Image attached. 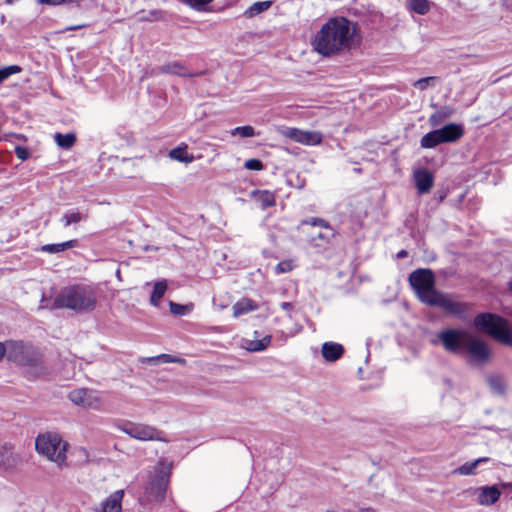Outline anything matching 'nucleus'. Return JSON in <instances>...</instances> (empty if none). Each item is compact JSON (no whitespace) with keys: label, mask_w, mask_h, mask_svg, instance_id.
Returning a JSON list of instances; mask_svg holds the SVG:
<instances>
[{"label":"nucleus","mask_w":512,"mask_h":512,"mask_svg":"<svg viewBox=\"0 0 512 512\" xmlns=\"http://www.w3.org/2000/svg\"><path fill=\"white\" fill-rule=\"evenodd\" d=\"M409 283L418 299L429 306L439 307L445 312L461 317L467 305L455 301L450 295L435 289V275L430 269H417L409 275Z\"/></svg>","instance_id":"nucleus-1"},{"label":"nucleus","mask_w":512,"mask_h":512,"mask_svg":"<svg viewBox=\"0 0 512 512\" xmlns=\"http://www.w3.org/2000/svg\"><path fill=\"white\" fill-rule=\"evenodd\" d=\"M353 34L351 23L346 18H331L316 33L312 46L322 56L337 55L352 47Z\"/></svg>","instance_id":"nucleus-2"},{"label":"nucleus","mask_w":512,"mask_h":512,"mask_svg":"<svg viewBox=\"0 0 512 512\" xmlns=\"http://www.w3.org/2000/svg\"><path fill=\"white\" fill-rule=\"evenodd\" d=\"M97 295L90 285H73L63 289L55 298V308H67L75 312H87L96 307Z\"/></svg>","instance_id":"nucleus-3"},{"label":"nucleus","mask_w":512,"mask_h":512,"mask_svg":"<svg viewBox=\"0 0 512 512\" xmlns=\"http://www.w3.org/2000/svg\"><path fill=\"white\" fill-rule=\"evenodd\" d=\"M171 468V463L164 460L158 462L148 475L142 496L143 500L147 502H161L164 500Z\"/></svg>","instance_id":"nucleus-4"},{"label":"nucleus","mask_w":512,"mask_h":512,"mask_svg":"<svg viewBox=\"0 0 512 512\" xmlns=\"http://www.w3.org/2000/svg\"><path fill=\"white\" fill-rule=\"evenodd\" d=\"M474 325L499 342L512 347V332L508 327V322L502 317L491 313H481L475 317Z\"/></svg>","instance_id":"nucleus-5"},{"label":"nucleus","mask_w":512,"mask_h":512,"mask_svg":"<svg viewBox=\"0 0 512 512\" xmlns=\"http://www.w3.org/2000/svg\"><path fill=\"white\" fill-rule=\"evenodd\" d=\"M35 447L39 454L61 466L66 461L67 444L55 432L38 435Z\"/></svg>","instance_id":"nucleus-6"},{"label":"nucleus","mask_w":512,"mask_h":512,"mask_svg":"<svg viewBox=\"0 0 512 512\" xmlns=\"http://www.w3.org/2000/svg\"><path fill=\"white\" fill-rule=\"evenodd\" d=\"M7 358L20 365L37 366L42 361V354L30 344L11 341L7 344Z\"/></svg>","instance_id":"nucleus-7"},{"label":"nucleus","mask_w":512,"mask_h":512,"mask_svg":"<svg viewBox=\"0 0 512 512\" xmlns=\"http://www.w3.org/2000/svg\"><path fill=\"white\" fill-rule=\"evenodd\" d=\"M118 428L129 435L130 437L141 440V441H168L164 433L157 430L156 428L140 423L125 422L122 425H118Z\"/></svg>","instance_id":"nucleus-8"},{"label":"nucleus","mask_w":512,"mask_h":512,"mask_svg":"<svg viewBox=\"0 0 512 512\" xmlns=\"http://www.w3.org/2000/svg\"><path fill=\"white\" fill-rule=\"evenodd\" d=\"M468 334L467 330L445 329L437 334V340H433L432 343L440 342L446 351L457 353L463 348Z\"/></svg>","instance_id":"nucleus-9"},{"label":"nucleus","mask_w":512,"mask_h":512,"mask_svg":"<svg viewBox=\"0 0 512 512\" xmlns=\"http://www.w3.org/2000/svg\"><path fill=\"white\" fill-rule=\"evenodd\" d=\"M462 349L469 354L471 363L483 364L490 358V349L486 342L470 332Z\"/></svg>","instance_id":"nucleus-10"},{"label":"nucleus","mask_w":512,"mask_h":512,"mask_svg":"<svg viewBox=\"0 0 512 512\" xmlns=\"http://www.w3.org/2000/svg\"><path fill=\"white\" fill-rule=\"evenodd\" d=\"M281 134L297 143L314 146L322 142V134L318 131H306L298 128L285 127L281 130Z\"/></svg>","instance_id":"nucleus-11"},{"label":"nucleus","mask_w":512,"mask_h":512,"mask_svg":"<svg viewBox=\"0 0 512 512\" xmlns=\"http://www.w3.org/2000/svg\"><path fill=\"white\" fill-rule=\"evenodd\" d=\"M69 399L76 405L98 409L101 405V400L96 391L86 388L75 389L69 393Z\"/></svg>","instance_id":"nucleus-12"},{"label":"nucleus","mask_w":512,"mask_h":512,"mask_svg":"<svg viewBox=\"0 0 512 512\" xmlns=\"http://www.w3.org/2000/svg\"><path fill=\"white\" fill-rule=\"evenodd\" d=\"M22 460L21 457L14 452L13 446L8 443L0 444V468L5 471L16 469Z\"/></svg>","instance_id":"nucleus-13"},{"label":"nucleus","mask_w":512,"mask_h":512,"mask_svg":"<svg viewBox=\"0 0 512 512\" xmlns=\"http://www.w3.org/2000/svg\"><path fill=\"white\" fill-rule=\"evenodd\" d=\"M472 494L477 496L476 501L479 505L491 506L499 500L501 491L496 485H492L474 488Z\"/></svg>","instance_id":"nucleus-14"},{"label":"nucleus","mask_w":512,"mask_h":512,"mask_svg":"<svg viewBox=\"0 0 512 512\" xmlns=\"http://www.w3.org/2000/svg\"><path fill=\"white\" fill-rule=\"evenodd\" d=\"M414 183L419 194H427L430 192L434 184L432 173L425 169H418L413 174Z\"/></svg>","instance_id":"nucleus-15"},{"label":"nucleus","mask_w":512,"mask_h":512,"mask_svg":"<svg viewBox=\"0 0 512 512\" xmlns=\"http://www.w3.org/2000/svg\"><path fill=\"white\" fill-rule=\"evenodd\" d=\"M123 497L124 490H117L113 492L100 504L99 508H96V512H120L122 509Z\"/></svg>","instance_id":"nucleus-16"},{"label":"nucleus","mask_w":512,"mask_h":512,"mask_svg":"<svg viewBox=\"0 0 512 512\" xmlns=\"http://www.w3.org/2000/svg\"><path fill=\"white\" fill-rule=\"evenodd\" d=\"M444 143L455 142L464 134V129L460 124L449 123L438 129Z\"/></svg>","instance_id":"nucleus-17"},{"label":"nucleus","mask_w":512,"mask_h":512,"mask_svg":"<svg viewBox=\"0 0 512 512\" xmlns=\"http://www.w3.org/2000/svg\"><path fill=\"white\" fill-rule=\"evenodd\" d=\"M344 348L336 342H325L322 344L321 354L328 362H335L342 357Z\"/></svg>","instance_id":"nucleus-18"},{"label":"nucleus","mask_w":512,"mask_h":512,"mask_svg":"<svg viewBox=\"0 0 512 512\" xmlns=\"http://www.w3.org/2000/svg\"><path fill=\"white\" fill-rule=\"evenodd\" d=\"M259 308L258 304L250 298H242L233 305V316L235 318L255 311Z\"/></svg>","instance_id":"nucleus-19"},{"label":"nucleus","mask_w":512,"mask_h":512,"mask_svg":"<svg viewBox=\"0 0 512 512\" xmlns=\"http://www.w3.org/2000/svg\"><path fill=\"white\" fill-rule=\"evenodd\" d=\"M489 457H480L472 462H466L452 471L454 475L470 476L476 474V469L481 463L489 462Z\"/></svg>","instance_id":"nucleus-20"},{"label":"nucleus","mask_w":512,"mask_h":512,"mask_svg":"<svg viewBox=\"0 0 512 512\" xmlns=\"http://www.w3.org/2000/svg\"><path fill=\"white\" fill-rule=\"evenodd\" d=\"M88 213L86 211H80L78 209H71L66 211L61 217V222L64 227H68L73 224H78L82 221H86Z\"/></svg>","instance_id":"nucleus-21"},{"label":"nucleus","mask_w":512,"mask_h":512,"mask_svg":"<svg viewBox=\"0 0 512 512\" xmlns=\"http://www.w3.org/2000/svg\"><path fill=\"white\" fill-rule=\"evenodd\" d=\"M272 337L266 335L261 339H245L243 347L250 352L264 351L271 343Z\"/></svg>","instance_id":"nucleus-22"},{"label":"nucleus","mask_w":512,"mask_h":512,"mask_svg":"<svg viewBox=\"0 0 512 512\" xmlns=\"http://www.w3.org/2000/svg\"><path fill=\"white\" fill-rule=\"evenodd\" d=\"M77 244V240H68L62 243L57 244H45L42 245L38 251L49 253V254H58L62 251L75 247Z\"/></svg>","instance_id":"nucleus-23"},{"label":"nucleus","mask_w":512,"mask_h":512,"mask_svg":"<svg viewBox=\"0 0 512 512\" xmlns=\"http://www.w3.org/2000/svg\"><path fill=\"white\" fill-rule=\"evenodd\" d=\"M168 284L166 280H160L154 283L153 291L150 296V303L158 307L164 294L166 293Z\"/></svg>","instance_id":"nucleus-24"},{"label":"nucleus","mask_w":512,"mask_h":512,"mask_svg":"<svg viewBox=\"0 0 512 512\" xmlns=\"http://www.w3.org/2000/svg\"><path fill=\"white\" fill-rule=\"evenodd\" d=\"M441 143H444V142L441 138V135H440L438 129L428 132L420 140L421 147L428 148V149L434 148Z\"/></svg>","instance_id":"nucleus-25"},{"label":"nucleus","mask_w":512,"mask_h":512,"mask_svg":"<svg viewBox=\"0 0 512 512\" xmlns=\"http://www.w3.org/2000/svg\"><path fill=\"white\" fill-rule=\"evenodd\" d=\"M187 149V144H181L169 152V157L178 162L188 163L192 161V157L188 155Z\"/></svg>","instance_id":"nucleus-26"},{"label":"nucleus","mask_w":512,"mask_h":512,"mask_svg":"<svg viewBox=\"0 0 512 512\" xmlns=\"http://www.w3.org/2000/svg\"><path fill=\"white\" fill-rule=\"evenodd\" d=\"M407 8L419 15H425L430 11L431 5L428 0H408Z\"/></svg>","instance_id":"nucleus-27"},{"label":"nucleus","mask_w":512,"mask_h":512,"mask_svg":"<svg viewBox=\"0 0 512 512\" xmlns=\"http://www.w3.org/2000/svg\"><path fill=\"white\" fill-rule=\"evenodd\" d=\"M453 109L445 106L442 107L437 112L433 113L429 117V123L431 126H438L440 123H442L445 119L449 118L453 114Z\"/></svg>","instance_id":"nucleus-28"},{"label":"nucleus","mask_w":512,"mask_h":512,"mask_svg":"<svg viewBox=\"0 0 512 512\" xmlns=\"http://www.w3.org/2000/svg\"><path fill=\"white\" fill-rule=\"evenodd\" d=\"M54 140L59 147L70 149L76 142V135L74 133H55Z\"/></svg>","instance_id":"nucleus-29"},{"label":"nucleus","mask_w":512,"mask_h":512,"mask_svg":"<svg viewBox=\"0 0 512 512\" xmlns=\"http://www.w3.org/2000/svg\"><path fill=\"white\" fill-rule=\"evenodd\" d=\"M272 6V1H261L252 4L244 13L246 17H254L266 10H268Z\"/></svg>","instance_id":"nucleus-30"},{"label":"nucleus","mask_w":512,"mask_h":512,"mask_svg":"<svg viewBox=\"0 0 512 512\" xmlns=\"http://www.w3.org/2000/svg\"><path fill=\"white\" fill-rule=\"evenodd\" d=\"M161 71L163 73H171L175 75L185 76L188 73V70L182 67L178 63H170L161 67Z\"/></svg>","instance_id":"nucleus-31"},{"label":"nucleus","mask_w":512,"mask_h":512,"mask_svg":"<svg viewBox=\"0 0 512 512\" xmlns=\"http://www.w3.org/2000/svg\"><path fill=\"white\" fill-rule=\"evenodd\" d=\"M232 136H240L242 138L254 137L256 135L252 126H238L231 131Z\"/></svg>","instance_id":"nucleus-32"},{"label":"nucleus","mask_w":512,"mask_h":512,"mask_svg":"<svg viewBox=\"0 0 512 512\" xmlns=\"http://www.w3.org/2000/svg\"><path fill=\"white\" fill-rule=\"evenodd\" d=\"M258 200L261 203L263 209L275 205V197L269 191H263L259 193Z\"/></svg>","instance_id":"nucleus-33"},{"label":"nucleus","mask_w":512,"mask_h":512,"mask_svg":"<svg viewBox=\"0 0 512 512\" xmlns=\"http://www.w3.org/2000/svg\"><path fill=\"white\" fill-rule=\"evenodd\" d=\"M21 70V67L18 65H10L7 67L0 68V83L5 81L11 75L21 72Z\"/></svg>","instance_id":"nucleus-34"},{"label":"nucleus","mask_w":512,"mask_h":512,"mask_svg":"<svg viewBox=\"0 0 512 512\" xmlns=\"http://www.w3.org/2000/svg\"><path fill=\"white\" fill-rule=\"evenodd\" d=\"M488 383L491 389L497 393H503L505 390L504 381L499 376H490L488 378Z\"/></svg>","instance_id":"nucleus-35"},{"label":"nucleus","mask_w":512,"mask_h":512,"mask_svg":"<svg viewBox=\"0 0 512 512\" xmlns=\"http://www.w3.org/2000/svg\"><path fill=\"white\" fill-rule=\"evenodd\" d=\"M213 1L214 0H194V11L213 12L214 10L209 6Z\"/></svg>","instance_id":"nucleus-36"},{"label":"nucleus","mask_w":512,"mask_h":512,"mask_svg":"<svg viewBox=\"0 0 512 512\" xmlns=\"http://www.w3.org/2000/svg\"><path fill=\"white\" fill-rule=\"evenodd\" d=\"M326 231L323 233H318L315 236L311 237V240L313 242H316L317 240H321L323 242L328 243L333 237H334V230L329 227V229H325Z\"/></svg>","instance_id":"nucleus-37"},{"label":"nucleus","mask_w":512,"mask_h":512,"mask_svg":"<svg viewBox=\"0 0 512 512\" xmlns=\"http://www.w3.org/2000/svg\"><path fill=\"white\" fill-rule=\"evenodd\" d=\"M294 268L293 261L285 260L281 261L275 266V272L277 274L290 272Z\"/></svg>","instance_id":"nucleus-38"},{"label":"nucleus","mask_w":512,"mask_h":512,"mask_svg":"<svg viewBox=\"0 0 512 512\" xmlns=\"http://www.w3.org/2000/svg\"><path fill=\"white\" fill-rule=\"evenodd\" d=\"M303 224H307V225H311V226H318V227H321V228H324V229H329L330 224L322 219V218H317V217H312V218H309L305 221H303Z\"/></svg>","instance_id":"nucleus-39"},{"label":"nucleus","mask_w":512,"mask_h":512,"mask_svg":"<svg viewBox=\"0 0 512 512\" xmlns=\"http://www.w3.org/2000/svg\"><path fill=\"white\" fill-rule=\"evenodd\" d=\"M435 80V77H424L415 81L414 87L420 90H425L429 85H432L435 82Z\"/></svg>","instance_id":"nucleus-40"},{"label":"nucleus","mask_w":512,"mask_h":512,"mask_svg":"<svg viewBox=\"0 0 512 512\" xmlns=\"http://www.w3.org/2000/svg\"><path fill=\"white\" fill-rule=\"evenodd\" d=\"M245 168L253 171H260L263 169V163L259 159L252 158L245 162Z\"/></svg>","instance_id":"nucleus-41"},{"label":"nucleus","mask_w":512,"mask_h":512,"mask_svg":"<svg viewBox=\"0 0 512 512\" xmlns=\"http://www.w3.org/2000/svg\"><path fill=\"white\" fill-rule=\"evenodd\" d=\"M188 310V306L170 302V311L174 315H184Z\"/></svg>","instance_id":"nucleus-42"},{"label":"nucleus","mask_w":512,"mask_h":512,"mask_svg":"<svg viewBox=\"0 0 512 512\" xmlns=\"http://www.w3.org/2000/svg\"><path fill=\"white\" fill-rule=\"evenodd\" d=\"M15 155L18 159L24 161L30 157V152L26 147L16 146L15 147Z\"/></svg>","instance_id":"nucleus-43"},{"label":"nucleus","mask_w":512,"mask_h":512,"mask_svg":"<svg viewBox=\"0 0 512 512\" xmlns=\"http://www.w3.org/2000/svg\"><path fill=\"white\" fill-rule=\"evenodd\" d=\"M81 1L82 0H38V2L41 4L54 5V6L62 5V4H66V3H79Z\"/></svg>","instance_id":"nucleus-44"},{"label":"nucleus","mask_w":512,"mask_h":512,"mask_svg":"<svg viewBox=\"0 0 512 512\" xmlns=\"http://www.w3.org/2000/svg\"><path fill=\"white\" fill-rule=\"evenodd\" d=\"M141 363L143 364H149V365H159V357L153 356V357H143L141 358Z\"/></svg>","instance_id":"nucleus-45"},{"label":"nucleus","mask_w":512,"mask_h":512,"mask_svg":"<svg viewBox=\"0 0 512 512\" xmlns=\"http://www.w3.org/2000/svg\"><path fill=\"white\" fill-rule=\"evenodd\" d=\"M500 5L503 10L512 13V0H501Z\"/></svg>","instance_id":"nucleus-46"},{"label":"nucleus","mask_w":512,"mask_h":512,"mask_svg":"<svg viewBox=\"0 0 512 512\" xmlns=\"http://www.w3.org/2000/svg\"><path fill=\"white\" fill-rule=\"evenodd\" d=\"M159 357V363H172V355L170 354H160Z\"/></svg>","instance_id":"nucleus-47"},{"label":"nucleus","mask_w":512,"mask_h":512,"mask_svg":"<svg viewBox=\"0 0 512 512\" xmlns=\"http://www.w3.org/2000/svg\"><path fill=\"white\" fill-rule=\"evenodd\" d=\"M172 363H178L181 365H185L187 363V361L184 358L172 356Z\"/></svg>","instance_id":"nucleus-48"},{"label":"nucleus","mask_w":512,"mask_h":512,"mask_svg":"<svg viewBox=\"0 0 512 512\" xmlns=\"http://www.w3.org/2000/svg\"><path fill=\"white\" fill-rule=\"evenodd\" d=\"M280 307L283 309V310H286V311H291L293 309V305L292 303L290 302H282L280 304Z\"/></svg>","instance_id":"nucleus-49"},{"label":"nucleus","mask_w":512,"mask_h":512,"mask_svg":"<svg viewBox=\"0 0 512 512\" xmlns=\"http://www.w3.org/2000/svg\"><path fill=\"white\" fill-rule=\"evenodd\" d=\"M7 354V346L0 342V360Z\"/></svg>","instance_id":"nucleus-50"},{"label":"nucleus","mask_w":512,"mask_h":512,"mask_svg":"<svg viewBox=\"0 0 512 512\" xmlns=\"http://www.w3.org/2000/svg\"><path fill=\"white\" fill-rule=\"evenodd\" d=\"M408 253L406 250H400L398 253H397V258L399 259H403L405 257H407Z\"/></svg>","instance_id":"nucleus-51"},{"label":"nucleus","mask_w":512,"mask_h":512,"mask_svg":"<svg viewBox=\"0 0 512 512\" xmlns=\"http://www.w3.org/2000/svg\"><path fill=\"white\" fill-rule=\"evenodd\" d=\"M179 1L186 4L189 7H192V0H179Z\"/></svg>","instance_id":"nucleus-52"},{"label":"nucleus","mask_w":512,"mask_h":512,"mask_svg":"<svg viewBox=\"0 0 512 512\" xmlns=\"http://www.w3.org/2000/svg\"><path fill=\"white\" fill-rule=\"evenodd\" d=\"M358 512H375L372 508H362Z\"/></svg>","instance_id":"nucleus-53"},{"label":"nucleus","mask_w":512,"mask_h":512,"mask_svg":"<svg viewBox=\"0 0 512 512\" xmlns=\"http://www.w3.org/2000/svg\"><path fill=\"white\" fill-rule=\"evenodd\" d=\"M503 488H512V483H501Z\"/></svg>","instance_id":"nucleus-54"},{"label":"nucleus","mask_w":512,"mask_h":512,"mask_svg":"<svg viewBox=\"0 0 512 512\" xmlns=\"http://www.w3.org/2000/svg\"><path fill=\"white\" fill-rule=\"evenodd\" d=\"M224 2L226 6H229L232 4L233 0H224Z\"/></svg>","instance_id":"nucleus-55"},{"label":"nucleus","mask_w":512,"mask_h":512,"mask_svg":"<svg viewBox=\"0 0 512 512\" xmlns=\"http://www.w3.org/2000/svg\"><path fill=\"white\" fill-rule=\"evenodd\" d=\"M78 27H79V26L69 27V28H67V30H75V29H77Z\"/></svg>","instance_id":"nucleus-56"},{"label":"nucleus","mask_w":512,"mask_h":512,"mask_svg":"<svg viewBox=\"0 0 512 512\" xmlns=\"http://www.w3.org/2000/svg\"><path fill=\"white\" fill-rule=\"evenodd\" d=\"M150 14H151L152 16H155V15H157V14H158V12H156V11H152Z\"/></svg>","instance_id":"nucleus-57"},{"label":"nucleus","mask_w":512,"mask_h":512,"mask_svg":"<svg viewBox=\"0 0 512 512\" xmlns=\"http://www.w3.org/2000/svg\"><path fill=\"white\" fill-rule=\"evenodd\" d=\"M202 156L201 155H195L193 156V159H196V158H201Z\"/></svg>","instance_id":"nucleus-58"}]
</instances>
